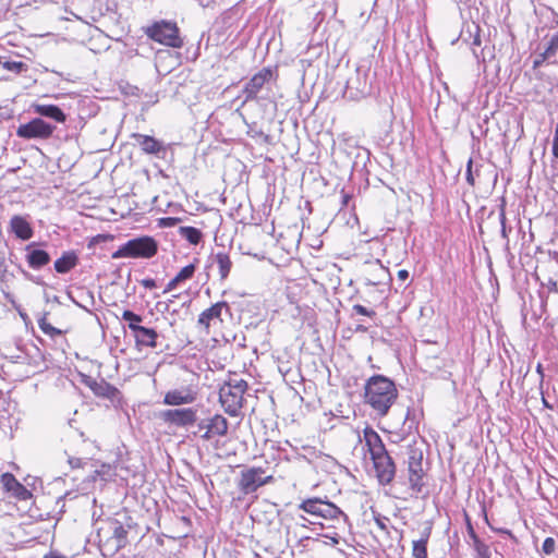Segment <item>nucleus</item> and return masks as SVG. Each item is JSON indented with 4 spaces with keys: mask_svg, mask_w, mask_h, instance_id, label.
Listing matches in <instances>:
<instances>
[{
    "mask_svg": "<svg viewBox=\"0 0 558 558\" xmlns=\"http://www.w3.org/2000/svg\"><path fill=\"white\" fill-rule=\"evenodd\" d=\"M397 398V387L388 377L374 375L367 379L364 387V402L379 416L388 414Z\"/></svg>",
    "mask_w": 558,
    "mask_h": 558,
    "instance_id": "obj_1",
    "label": "nucleus"
},
{
    "mask_svg": "<svg viewBox=\"0 0 558 558\" xmlns=\"http://www.w3.org/2000/svg\"><path fill=\"white\" fill-rule=\"evenodd\" d=\"M157 253V243L153 238L141 236L121 245L112 258H150Z\"/></svg>",
    "mask_w": 558,
    "mask_h": 558,
    "instance_id": "obj_2",
    "label": "nucleus"
},
{
    "mask_svg": "<svg viewBox=\"0 0 558 558\" xmlns=\"http://www.w3.org/2000/svg\"><path fill=\"white\" fill-rule=\"evenodd\" d=\"M146 35L153 40L169 46L172 48H180L183 45L179 36V28L174 23L160 21L147 27Z\"/></svg>",
    "mask_w": 558,
    "mask_h": 558,
    "instance_id": "obj_3",
    "label": "nucleus"
},
{
    "mask_svg": "<svg viewBox=\"0 0 558 558\" xmlns=\"http://www.w3.org/2000/svg\"><path fill=\"white\" fill-rule=\"evenodd\" d=\"M372 83L368 73L362 68H356L347 80L345 94L349 98L357 100L371 93Z\"/></svg>",
    "mask_w": 558,
    "mask_h": 558,
    "instance_id": "obj_4",
    "label": "nucleus"
},
{
    "mask_svg": "<svg viewBox=\"0 0 558 558\" xmlns=\"http://www.w3.org/2000/svg\"><path fill=\"white\" fill-rule=\"evenodd\" d=\"M110 535L104 538L101 530L98 532L99 542L104 544L107 550L116 554L128 544V530L118 521L113 520L108 524Z\"/></svg>",
    "mask_w": 558,
    "mask_h": 558,
    "instance_id": "obj_5",
    "label": "nucleus"
},
{
    "mask_svg": "<svg viewBox=\"0 0 558 558\" xmlns=\"http://www.w3.org/2000/svg\"><path fill=\"white\" fill-rule=\"evenodd\" d=\"M299 509H302L306 513L324 519H337L343 514L342 511L329 501H324L319 498H313L302 501L299 505Z\"/></svg>",
    "mask_w": 558,
    "mask_h": 558,
    "instance_id": "obj_6",
    "label": "nucleus"
},
{
    "mask_svg": "<svg viewBox=\"0 0 558 558\" xmlns=\"http://www.w3.org/2000/svg\"><path fill=\"white\" fill-rule=\"evenodd\" d=\"M423 453L421 450L410 448L408 459L409 483L414 493H421L424 471L422 466Z\"/></svg>",
    "mask_w": 558,
    "mask_h": 558,
    "instance_id": "obj_7",
    "label": "nucleus"
},
{
    "mask_svg": "<svg viewBox=\"0 0 558 558\" xmlns=\"http://www.w3.org/2000/svg\"><path fill=\"white\" fill-rule=\"evenodd\" d=\"M264 473L262 468H251L243 471L239 483L240 489L244 494H251L256 492L260 486L271 482L272 476H264Z\"/></svg>",
    "mask_w": 558,
    "mask_h": 558,
    "instance_id": "obj_8",
    "label": "nucleus"
},
{
    "mask_svg": "<svg viewBox=\"0 0 558 558\" xmlns=\"http://www.w3.org/2000/svg\"><path fill=\"white\" fill-rule=\"evenodd\" d=\"M228 421L220 414H216L213 417L201 420L197 423L198 430H204L201 436L205 440H209L215 436H226L228 433Z\"/></svg>",
    "mask_w": 558,
    "mask_h": 558,
    "instance_id": "obj_9",
    "label": "nucleus"
},
{
    "mask_svg": "<svg viewBox=\"0 0 558 558\" xmlns=\"http://www.w3.org/2000/svg\"><path fill=\"white\" fill-rule=\"evenodd\" d=\"M54 130V126L41 119H33L28 123L21 124L16 134L23 138H48Z\"/></svg>",
    "mask_w": 558,
    "mask_h": 558,
    "instance_id": "obj_10",
    "label": "nucleus"
},
{
    "mask_svg": "<svg viewBox=\"0 0 558 558\" xmlns=\"http://www.w3.org/2000/svg\"><path fill=\"white\" fill-rule=\"evenodd\" d=\"M219 400L229 415L236 416L243 404V395L239 389H232V386L226 383L220 388Z\"/></svg>",
    "mask_w": 558,
    "mask_h": 558,
    "instance_id": "obj_11",
    "label": "nucleus"
},
{
    "mask_svg": "<svg viewBox=\"0 0 558 558\" xmlns=\"http://www.w3.org/2000/svg\"><path fill=\"white\" fill-rule=\"evenodd\" d=\"M376 475L381 484H389L396 474V466L387 450L371 457Z\"/></svg>",
    "mask_w": 558,
    "mask_h": 558,
    "instance_id": "obj_12",
    "label": "nucleus"
},
{
    "mask_svg": "<svg viewBox=\"0 0 558 558\" xmlns=\"http://www.w3.org/2000/svg\"><path fill=\"white\" fill-rule=\"evenodd\" d=\"M272 77V71L270 69H262L256 73L245 85L243 94L245 95L244 102L256 98L257 94L262 90L264 85L268 83Z\"/></svg>",
    "mask_w": 558,
    "mask_h": 558,
    "instance_id": "obj_13",
    "label": "nucleus"
},
{
    "mask_svg": "<svg viewBox=\"0 0 558 558\" xmlns=\"http://www.w3.org/2000/svg\"><path fill=\"white\" fill-rule=\"evenodd\" d=\"M222 310H229V306L226 302H218L201 313L197 324L205 328L206 333L209 332V327L211 324L216 325L217 323L222 322Z\"/></svg>",
    "mask_w": 558,
    "mask_h": 558,
    "instance_id": "obj_14",
    "label": "nucleus"
},
{
    "mask_svg": "<svg viewBox=\"0 0 558 558\" xmlns=\"http://www.w3.org/2000/svg\"><path fill=\"white\" fill-rule=\"evenodd\" d=\"M161 417L177 426H186L196 421V412L193 409H175L163 411Z\"/></svg>",
    "mask_w": 558,
    "mask_h": 558,
    "instance_id": "obj_15",
    "label": "nucleus"
},
{
    "mask_svg": "<svg viewBox=\"0 0 558 558\" xmlns=\"http://www.w3.org/2000/svg\"><path fill=\"white\" fill-rule=\"evenodd\" d=\"M1 483L4 489L17 500H27L32 497V493L22 485L11 473H4L1 476Z\"/></svg>",
    "mask_w": 558,
    "mask_h": 558,
    "instance_id": "obj_16",
    "label": "nucleus"
},
{
    "mask_svg": "<svg viewBox=\"0 0 558 558\" xmlns=\"http://www.w3.org/2000/svg\"><path fill=\"white\" fill-rule=\"evenodd\" d=\"M132 137L136 141V144L146 154L158 155L160 151L165 150L162 143L149 135L135 133L132 135Z\"/></svg>",
    "mask_w": 558,
    "mask_h": 558,
    "instance_id": "obj_17",
    "label": "nucleus"
},
{
    "mask_svg": "<svg viewBox=\"0 0 558 558\" xmlns=\"http://www.w3.org/2000/svg\"><path fill=\"white\" fill-rule=\"evenodd\" d=\"M12 232L21 240L26 241L33 236V229L25 217L15 215L10 220Z\"/></svg>",
    "mask_w": 558,
    "mask_h": 558,
    "instance_id": "obj_18",
    "label": "nucleus"
},
{
    "mask_svg": "<svg viewBox=\"0 0 558 558\" xmlns=\"http://www.w3.org/2000/svg\"><path fill=\"white\" fill-rule=\"evenodd\" d=\"M363 437L371 457L386 451L380 436L374 429L366 427Z\"/></svg>",
    "mask_w": 558,
    "mask_h": 558,
    "instance_id": "obj_19",
    "label": "nucleus"
},
{
    "mask_svg": "<svg viewBox=\"0 0 558 558\" xmlns=\"http://www.w3.org/2000/svg\"><path fill=\"white\" fill-rule=\"evenodd\" d=\"M34 244H29L27 250L26 260L28 266L33 269H39L50 262V255L44 250H33Z\"/></svg>",
    "mask_w": 558,
    "mask_h": 558,
    "instance_id": "obj_20",
    "label": "nucleus"
},
{
    "mask_svg": "<svg viewBox=\"0 0 558 558\" xmlns=\"http://www.w3.org/2000/svg\"><path fill=\"white\" fill-rule=\"evenodd\" d=\"M135 342L138 345H145L149 348H156L157 347V338L158 333L156 330L147 327H137L135 328Z\"/></svg>",
    "mask_w": 558,
    "mask_h": 558,
    "instance_id": "obj_21",
    "label": "nucleus"
},
{
    "mask_svg": "<svg viewBox=\"0 0 558 558\" xmlns=\"http://www.w3.org/2000/svg\"><path fill=\"white\" fill-rule=\"evenodd\" d=\"M89 387L96 396L108 398L110 400H114L120 393L114 386L110 385L104 379L99 381L93 380L89 384Z\"/></svg>",
    "mask_w": 558,
    "mask_h": 558,
    "instance_id": "obj_22",
    "label": "nucleus"
},
{
    "mask_svg": "<svg viewBox=\"0 0 558 558\" xmlns=\"http://www.w3.org/2000/svg\"><path fill=\"white\" fill-rule=\"evenodd\" d=\"M194 401V396L189 390H171L165 395L163 403L168 405L186 404Z\"/></svg>",
    "mask_w": 558,
    "mask_h": 558,
    "instance_id": "obj_23",
    "label": "nucleus"
},
{
    "mask_svg": "<svg viewBox=\"0 0 558 558\" xmlns=\"http://www.w3.org/2000/svg\"><path fill=\"white\" fill-rule=\"evenodd\" d=\"M34 111L40 116L53 119L57 122L65 121V114L54 105H34Z\"/></svg>",
    "mask_w": 558,
    "mask_h": 558,
    "instance_id": "obj_24",
    "label": "nucleus"
},
{
    "mask_svg": "<svg viewBox=\"0 0 558 558\" xmlns=\"http://www.w3.org/2000/svg\"><path fill=\"white\" fill-rule=\"evenodd\" d=\"M77 264V256L73 252H65L54 262V269L59 274H66Z\"/></svg>",
    "mask_w": 558,
    "mask_h": 558,
    "instance_id": "obj_25",
    "label": "nucleus"
},
{
    "mask_svg": "<svg viewBox=\"0 0 558 558\" xmlns=\"http://www.w3.org/2000/svg\"><path fill=\"white\" fill-rule=\"evenodd\" d=\"M429 532L425 531L422 537L417 541H413L412 555L414 558H427V542Z\"/></svg>",
    "mask_w": 558,
    "mask_h": 558,
    "instance_id": "obj_26",
    "label": "nucleus"
},
{
    "mask_svg": "<svg viewBox=\"0 0 558 558\" xmlns=\"http://www.w3.org/2000/svg\"><path fill=\"white\" fill-rule=\"evenodd\" d=\"M216 263L219 268L220 278L223 280L228 277L232 263L228 254L219 252L215 256Z\"/></svg>",
    "mask_w": 558,
    "mask_h": 558,
    "instance_id": "obj_27",
    "label": "nucleus"
},
{
    "mask_svg": "<svg viewBox=\"0 0 558 558\" xmlns=\"http://www.w3.org/2000/svg\"><path fill=\"white\" fill-rule=\"evenodd\" d=\"M178 232L183 239L193 245L198 244L202 239V232L194 227H180Z\"/></svg>",
    "mask_w": 558,
    "mask_h": 558,
    "instance_id": "obj_28",
    "label": "nucleus"
},
{
    "mask_svg": "<svg viewBox=\"0 0 558 558\" xmlns=\"http://www.w3.org/2000/svg\"><path fill=\"white\" fill-rule=\"evenodd\" d=\"M122 319L129 323V328L134 335H135V328L142 327L140 325L143 322L142 316L130 311V310L123 311Z\"/></svg>",
    "mask_w": 558,
    "mask_h": 558,
    "instance_id": "obj_29",
    "label": "nucleus"
},
{
    "mask_svg": "<svg viewBox=\"0 0 558 558\" xmlns=\"http://www.w3.org/2000/svg\"><path fill=\"white\" fill-rule=\"evenodd\" d=\"M38 326L41 329V331L48 336L54 337L61 335V330L53 327L50 323H48L45 316L38 319Z\"/></svg>",
    "mask_w": 558,
    "mask_h": 558,
    "instance_id": "obj_30",
    "label": "nucleus"
},
{
    "mask_svg": "<svg viewBox=\"0 0 558 558\" xmlns=\"http://www.w3.org/2000/svg\"><path fill=\"white\" fill-rule=\"evenodd\" d=\"M558 51V33L555 34L543 52V59H549Z\"/></svg>",
    "mask_w": 558,
    "mask_h": 558,
    "instance_id": "obj_31",
    "label": "nucleus"
},
{
    "mask_svg": "<svg viewBox=\"0 0 558 558\" xmlns=\"http://www.w3.org/2000/svg\"><path fill=\"white\" fill-rule=\"evenodd\" d=\"M93 480L97 477L106 481L112 475V466L110 464L102 463L99 469L95 470Z\"/></svg>",
    "mask_w": 558,
    "mask_h": 558,
    "instance_id": "obj_32",
    "label": "nucleus"
},
{
    "mask_svg": "<svg viewBox=\"0 0 558 558\" xmlns=\"http://www.w3.org/2000/svg\"><path fill=\"white\" fill-rule=\"evenodd\" d=\"M3 68L11 72L21 73L27 69V65L21 61H5Z\"/></svg>",
    "mask_w": 558,
    "mask_h": 558,
    "instance_id": "obj_33",
    "label": "nucleus"
},
{
    "mask_svg": "<svg viewBox=\"0 0 558 558\" xmlns=\"http://www.w3.org/2000/svg\"><path fill=\"white\" fill-rule=\"evenodd\" d=\"M478 174H480L478 168L476 167L475 170L473 171V160L469 159L468 165H466V173H465V179H466L468 183L471 185H474L475 184V175H478Z\"/></svg>",
    "mask_w": 558,
    "mask_h": 558,
    "instance_id": "obj_34",
    "label": "nucleus"
},
{
    "mask_svg": "<svg viewBox=\"0 0 558 558\" xmlns=\"http://www.w3.org/2000/svg\"><path fill=\"white\" fill-rule=\"evenodd\" d=\"M194 272H195V265L194 264H190V265L183 267L178 272V275L175 277L182 282V281H185V280L192 278Z\"/></svg>",
    "mask_w": 558,
    "mask_h": 558,
    "instance_id": "obj_35",
    "label": "nucleus"
},
{
    "mask_svg": "<svg viewBox=\"0 0 558 558\" xmlns=\"http://www.w3.org/2000/svg\"><path fill=\"white\" fill-rule=\"evenodd\" d=\"M228 384L232 386V389H239L243 396L247 389V383L243 379H231Z\"/></svg>",
    "mask_w": 558,
    "mask_h": 558,
    "instance_id": "obj_36",
    "label": "nucleus"
},
{
    "mask_svg": "<svg viewBox=\"0 0 558 558\" xmlns=\"http://www.w3.org/2000/svg\"><path fill=\"white\" fill-rule=\"evenodd\" d=\"M555 539L551 538V537H547L545 538V541L543 542V546H542V550L544 554L546 555H550L555 551Z\"/></svg>",
    "mask_w": 558,
    "mask_h": 558,
    "instance_id": "obj_37",
    "label": "nucleus"
},
{
    "mask_svg": "<svg viewBox=\"0 0 558 558\" xmlns=\"http://www.w3.org/2000/svg\"><path fill=\"white\" fill-rule=\"evenodd\" d=\"M353 311L359 314V315H364V316H372L374 315L375 313L373 311H369L368 308H366L365 306L361 305V304H355L353 306Z\"/></svg>",
    "mask_w": 558,
    "mask_h": 558,
    "instance_id": "obj_38",
    "label": "nucleus"
},
{
    "mask_svg": "<svg viewBox=\"0 0 558 558\" xmlns=\"http://www.w3.org/2000/svg\"><path fill=\"white\" fill-rule=\"evenodd\" d=\"M553 155L558 158V122L555 130L554 141H553Z\"/></svg>",
    "mask_w": 558,
    "mask_h": 558,
    "instance_id": "obj_39",
    "label": "nucleus"
},
{
    "mask_svg": "<svg viewBox=\"0 0 558 558\" xmlns=\"http://www.w3.org/2000/svg\"><path fill=\"white\" fill-rule=\"evenodd\" d=\"M179 221L178 218H171V217H168V218H162L160 220V225L162 227H173L177 225V222Z\"/></svg>",
    "mask_w": 558,
    "mask_h": 558,
    "instance_id": "obj_40",
    "label": "nucleus"
},
{
    "mask_svg": "<svg viewBox=\"0 0 558 558\" xmlns=\"http://www.w3.org/2000/svg\"><path fill=\"white\" fill-rule=\"evenodd\" d=\"M180 282H181V281H180L177 277L172 278V279L168 282V284H167V287H166V289H165V292H169V291H171V290L175 289V288H177V286H178Z\"/></svg>",
    "mask_w": 558,
    "mask_h": 558,
    "instance_id": "obj_41",
    "label": "nucleus"
},
{
    "mask_svg": "<svg viewBox=\"0 0 558 558\" xmlns=\"http://www.w3.org/2000/svg\"><path fill=\"white\" fill-rule=\"evenodd\" d=\"M69 463L72 468H81L83 466V461L80 458H70Z\"/></svg>",
    "mask_w": 558,
    "mask_h": 558,
    "instance_id": "obj_42",
    "label": "nucleus"
},
{
    "mask_svg": "<svg viewBox=\"0 0 558 558\" xmlns=\"http://www.w3.org/2000/svg\"><path fill=\"white\" fill-rule=\"evenodd\" d=\"M546 286L550 291L558 292V286L556 280L549 278Z\"/></svg>",
    "mask_w": 558,
    "mask_h": 558,
    "instance_id": "obj_43",
    "label": "nucleus"
},
{
    "mask_svg": "<svg viewBox=\"0 0 558 558\" xmlns=\"http://www.w3.org/2000/svg\"><path fill=\"white\" fill-rule=\"evenodd\" d=\"M142 284L147 289H153L156 287L155 280L149 278L142 280Z\"/></svg>",
    "mask_w": 558,
    "mask_h": 558,
    "instance_id": "obj_44",
    "label": "nucleus"
},
{
    "mask_svg": "<svg viewBox=\"0 0 558 558\" xmlns=\"http://www.w3.org/2000/svg\"><path fill=\"white\" fill-rule=\"evenodd\" d=\"M398 278L402 281L407 280L409 278V272L405 269H400L398 271Z\"/></svg>",
    "mask_w": 558,
    "mask_h": 558,
    "instance_id": "obj_45",
    "label": "nucleus"
},
{
    "mask_svg": "<svg viewBox=\"0 0 558 558\" xmlns=\"http://www.w3.org/2000/svg\"><path fill=\"white\" fill-rule=\"evenodd\" d=\"M546 59H543V52L539 53L534 60V68H538Z\"/></svg>",
    "mask_w": 558,
    "mask_h": 558,
    "instance_id": "obj_46",
    "label": "nucleus"
},
{
    "mask_svg": "<svg viewBox=\"0 0 558 558\" xmlns=\"http://www.w3.org/2000/svg\"><path fill=\"white\" fill-rule=\"evenodd\" d=\"M44 558H65L64 556H61L59 554H56V553H50L48 555H45Z\"/></svg>",
    "mask_w": 558,
    "mask_h": 558,
    "instance_id": "obj_47",
    "label": "nucleus"
}]
</instances>
